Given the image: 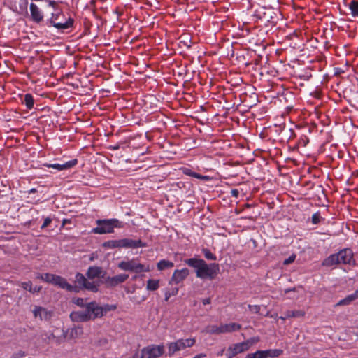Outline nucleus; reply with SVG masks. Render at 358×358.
Listing matches in <instances>:
<instances>
[{
    "mask_svg": "<svg viewBox=\"0 0 358 358\" xmlns=\"http://www.w3.org/2000/svg\"><path fill=\"white\" fill-rule=\"evenodd\" d=\"M103 308V313H106L108 311H110V310H115L116 308V306H109V305H106Z\"/></svg>",
    "mask_w": 358,
    "mask_h": 358,
    "instance_id": "37998d69",
    "label": "nucleus"
},
{
    "mask_svg": "<svg viewBox=\"0 0 358 358\" xmlns=\"http://www.w3.org/2000/svg\"><path fill=\"white\" fill-rule=\"evenodd\" d=\"M358 299V290L357 289L353 294L347 296L345 299L341 300L337 306H345L350 304L354 300Z\"/></svg>",
    "mask_w": 358,
    "mask_h": 358,
    "instance_id": "4be33fe9",
    "label": "nucleus"
},
{
    "mask_svg": "<svg viewBox=\"0 0 358 358\" xmlns=\"http://www.w3.org/2000/svg\"><path fill=\"white\" fill-rule=\"evenodd\" d=\"M220 328V332H221V334L231 333L241 329V325L238 323L232 322L230 324H221Z\"/></svg>",
    "mask_w": 358,
    "mask_h": 358,
    "instance_id": "aec40b11",
    "label": "nucleus"
},
{
    "mask_svg": "<svg viewBox=\"0 0 358 358\" xmlns=\"http://www.w3.org/2000/svg\"><path fill=\"white\" fill-rule=\"evenodd\" d=\"M112 150H118L120 148V145H115L114 146H110V147Z\"/></svg>",
    "mask_w": 358,
    "mask_h": 358,
    "instance_id": "3c124183",
    "label": "nucleus"
},
{
    "mask_svg": "<svg viewBox=\"0 0 358 358\" xmlns=\"http://www.w3.org/2000/svg\"><path fill=\"white\" fill-rule=\"evenodd\" d=\"M202 252H203L205 258L208 259V260L215 261L217 259L216 256L214 254H213L210 251V250H208V248H203L202 249Z\"/></svg>",
    "mask_w": 358,
    "mask_h": 358,
    "instance_id": "473e14b6",
    "label": "nucleus"
},
{
    "mask_svg": "<svg viewBox=\"0 0 358 358\" xmlns=\"http://www.w3.org/2000/svg\"><path fill=\"white\" fill-rule=\"evenodd\" d=\"M259 341V337H252V338H250V339L244 341V343H248V350L250 349V348L255 343H257Z\"/></svg>",
    "mask_w": 358,
    "mask_h": 358,
    "instance_id": "e433bc0d",
    "label": "nucleus"
},
{
    "mask_svg": "<svg viewBox=\"0 0 358 358\" xmlns=\"http://www.w3.org/2000/svg\"><path fill=\"white\" fill-rule=\"evenodd\" d=\"M192 177L200 179L201 178V175L194 172L192 173Z\"/></svg>",
    "mask_w": 358,
    "mask_h": 358,
    "instance_id": "8fccbe9b",
    "label": "nucleus"
},
{
    "mask_svg": "<svg viewBox=\"0 0 358 358\" xmlns=\"http://www.w3.org/2000/svg\"><path fill=\"white\" fill-rule=\"evenodd\" d=\"M87 282V278L80 273H77L75 276V292H78L79 289H83L85 284Z\"/></svg>",
    "mask_w": 358,
    "mask_h": 358,
    "instance_id": "412c9836",
    "label": "nucleus"
},
{
    "mask_svg": "<svg viewBox=\"0 0 358 358\" xmlns=\"http://www.w3.org/2000/svg\"><path fill=\"white\" fill-rule=\"evenodd\" d=\"M178 289L173 288L171 291H167L165 293V301H168L171 296H175L178 294Z\"/></svg>",
    "mask_w": 358,
    "mask_h": 358,
    "instance_id": "f704fd0d",
    "label": "nucleus"
},
{
    "mask_svg": "<svg viewBox=\"0 0 358 358\" xmlns=\"http://www.w3.org/2000/svg\"><path fill=\"white\" fill-rule=\"evenodd\" d=\"M183 173L187 175V176H192V173H194V172L192 171L190 169H185V170L183 171Z\"/></svg>",
    "mask_w": 358,
    "mask_h": 358,
    "instance_id": "de8ad7c7",
    "label": "nucleus"
},
{
    "mask_svg": "<svg viewBox=\"0 0 358 358\" xmlns=\"http://www.w3.org/2000/svg\"><path fill=\"white\" fill-rule=\"evenodd\" d=\"M289 317H286V312L285 313V316H280L279 317L280 320H285L286 318H288Z\"/></svg>",
    "mask_w": 358,
    "mask_h": 358,
    "instance_id": "603ef678",
    "label": "nucleus"
},
{
    "mask_svg": "<svg viewBox=\"0 0 358 358\" xmlns=\"http://www.w3.org/2000/svg\"><path fill=\"white\" fill-rule=\"evenodd\" d=\"M129 278L128 274H119L113 277L106 276L103 283L108 288H113L124 282Z\"/></svg>",
    "mask_w": 358,
    "mask_h": 358,
    "instance_id": "1a4fd4ad",
    "label": "nucleus"
},
{
    "mask_svg": "<svg viewBox=\"0 0 358 358\" xmlns=\"http://www.w3.org/2000/svg\"><path fill=\"white\" fill-rule=\"evenodd\" d=\"M159 287V280H152L150 279L147 281L146 289L149 291H155Z\"/></svg>",
    "mask_w": 358,
    "mask_h": 358,
    "instance_id": "bb28decb",
    "label": "nucleus"
},
{
    "mask_svg": "<svg viewBox=\"0 0 358 358\" xmlns=\"http://www.w3.org/2000/svg\"><path fill=\"white\" fill-rule=\"evenodd\" d=\"M36 192V189H34V188H33V189H30V190H29V193H34V192Z\"/></svg>",
    "mask_w": 358,
    "mask_h": 358,
    "instance_id": "4d7b16f0",
    "label": "nucleus"
},
{
    "mask_svg": "<svg viewBox=\"0 0 358 358\" xmlns=\"http://www.w3.org/2000/svg\"><path fill=\"white\" fill-rule=\"evenodd\" d=\"M305 313L302 310H288L286 312V317H303Z\"/></svg>",
    "mask_w": 358,
    "mask_h": 358,
    "instance_id": "7c9ffc66",
    "label": "nucleus"
},
{
    "mask_svg": "<svg viewBox=\"0 0 358 358\" xmlns=\"http://www.w3.org/2000/svg\"><path fill=\"white\" fill-rule=\"evenodd\" d=\"M295 259H296V255L293 254L289 257H288L287 259H285L284 260L283 264L284 265L290 264H292V262H294Z\"/></svg>",
    "mask_w": 358,
    "mask_h": 358,
    "instance_id": "58836bf2",
    "label": "nucleus"
},
{
    "mask_svg": "<svg viewBox=\"0 0 358 358\" xmlns=\"http://www.w3.org/2000/svg\"><path fill=\"white\" fill-rule=\"evenodd\" d=\"M357 290H358V288H357Z\"/></svg>",
    "mask_w": 358,
    "mask_h": 358,
    "instance_id": "052dcab7",
    "label": "nucleus"
},
{
    "mask_svg": "<svg viewBox=\"0 0 358 358\" xmlns=\"http://www.w3.org/2000/svg\"><path fill=\"white\" fill-rule=\"evenodd\" d=\"M74 303L78 306H80V307H84L85 306V303H84V299H82V298H78L75 301Z\"/></svg>",
    "mask_w": 358,
    "mask_h": 358,
    "instance_id": "c03bdc74",
    "label": "nucleus"
},
{
    "mask_svg": "<svg viewBox=\"0 0 358 358\" xmlns=\"http://www.w3.org/2000/svg\"><path fill=\"white\" fill-rule=\"evenodd\" d=\"M200 179L203 180H207L208 179V176L201 175V178Z\"/></svg>",
    "mask_w": 358,
    "mask_h": 358,
    "instance_id": "864d4df0",
    "label": "nucleus"
},
{
    "mask_svg": "<svg viewBox=\"0 0 358 358\" xmlns=\"http://www.w3.org/2000/svg\"><path fill=\"white\" fill-rule=\"evenodd\" d=\"M73 20L69 17L64 19V15L61 12L52 13L50 22L57 29L65 30L73 26Z\"/></svg>",
    "mask_w": 358,
    "mask_h": 358,
    "instance_id": "0eeeda50",
    "label": "nucleus"
},
{
    "mask_svg": "<svg viewBox=\"0 0 358 358\" xmlns=\"http://www.w3.org/2000/svg\"><path fill=\"white\" fill-rule=\"evenodd\" d=\"M164 353L163 345H150L141 351L140 355L136 354L134 358H158Z\"/></svg>",
    "mask_w": 358,
    "mask_h": 358,
    "instance_id": "39448f33",
    "label": "nucleus"
},
{
    "mask_svg": "<svg viewBox=\"0 0 358 358\" xmlns=\"http://www.w3.org/2000/svg\"><path fill=\"white\" fill-rule=\"evenodd\" d=\"M248 308H249L250 310L254 313H258L260 310V306H257V305H254V306L249 305Z\"/></svg>",
    "mask_w": 358,
    "mask_h": 358,
    "instance_id": "ea45409f",
    "label": "nucleus"
},
{
    "mask_svg": "<svg viewBox=\"0 0 358 358\" xmlns=\"http://www.w3.org/2000/svg\"><path fill=\"white\" fill-rule=\"evenodd\" d=\"M174 266V264L172 262L169 260L162 259L160 260L157 265V269L159 271H162L166 268H172Z\"/></svg>",
    "mask_w": 358,
    "mask_h": 358,
    "instance_id": "393cba45",
    "label": "nucleus"
},
{
    "mask_svg": "<svg viewBox=\"0 0 358 358\" xmlns=\"http://www.w3.org/2000/svg\"><path fill=\"white\" fill-rule=\"evenodd\" d=\"M33 315L35 318H38L41 320H49L52 317V311L48 310V309L35 306L32 310Z\"/></svg>",
    "mask_w": 358,
    "mask_h": 358,
    "instance_id": "f8f14e48",
    "label": "nucleus"
},
{
    "mask_svg": "<svg viewBox=\"0 0 358 358\" xmlns=\"http://www.w3.org/2000/svg\"><path fill=\"white\" fill-rule=\"evenodd\" d=\"M248 350V343L241 342L230 345L227 350L226 356L227 358H233L238 354Z\"/></svg>",
    "mask_w": 358,
    "mask_h": 358,
    "instance_id": "9d476101",
    "label": "nucleus"
},
{
    "mask_svg": "<svg viewBox=\"0 0 358 358\" xmlns=\"http://www.w3.org/2000/svg\"><path fill=\"white\" fill-rule=\"evenodd\" d=\"M30 11L32 20L35 22L39 23L43 20V15L36 4L31 3Z\"/></svg>",
    "mask_w": 358,
    "mask_h": 358,
    "instance_id": "6ab92c4d",
    "label": "nucleus"
},
{
    "mask_svg": "<svg viewBox=\"0 0 358 358\" xmlns=\"http://www.w3.org/2000/svg\"><path fill=\"white\" fill-rule=\"evenodd\" d=\"M106 272L103 270L101 267L99 266H90L87 269L86 273V275L89 279H94L96 278H101L103 280L105 279Z\"/></svg>",
    "mask_w": 358,
    "mask_h": 358,
    "instance_id": "4468645a",
    "label": "nucleus"
},
{
    "mask_svg": "<svg viewBox=\"0 0 358 358\" xmlns=\"http://www.w3.org/2000/svg\"><path fill=\"white\" fill-rule=\"evenodd\" d=\"M42 287L41 286H36L34 287H32L31 288V291H30L31 293H37V292H39L41 290Z\"/></svg>",
    "mask_w": 358,
    "mask_h": 358,
    "instance_id": "a18cd8bd",
    "label": "nucleus"
},
{
    "mask_svg": "<svg viewBox=\"0 0 358 358\" xmlns=\"http://www.w3.org/2000/svg\"><path fill=\"white\" fill-rule=\"evenodd\" d=\"M349 8L351 10V14L353 16L358 15V1H352L349 4Z\"/></svg>",
    "mask_w": 358,
    "mask_h": 358,
    "instance_id": "2f4dec72",
    "label": "nucleus"
},
{
    "mask_svg": "<svg viewBox=\"0 0 358 358\" xmlns=\"http://www.w3.org/2000/svg\"><path fill=\"white\" fill-rule=\"evenodd\" d=\"M211 302L210 298H206L202 300V303L203 305L210 304Z\"/></svg>",
    "mask_w": 358,
    "mask_h": 358,
    "instance_id": "09e8293b",
    "label": "nucleus"
},
{
    "mask_svg": "<svg viewBox=\"0 0 358 358\" xmlns=\"http://www.w3.org/2000/svg\"><path fill=\"white\" fill-rule=\"evenodd\" d=\"M51 222H52L51 218L46 217L44 220V222H43V224L41 225V229H44L45 227H47L51 223Z\"/></svg>",
    "mask_w": 358,
    "mask_h": 358,
    "instance_id": "79ce46f5",
    "label": "nucleus"
},
{
    "mask_svg": "<svg viewBox=\"0 0 358 358\" xmlns=\"http://www.w3.org/2000/svg\"><path fill=\"white\" fill-rule=\"evenodd\" d=\"M83 334L82 327L78 326L69 330V336L70 338H76L80 337Z\"/></svg>",
    "mask_w": 358,
    "mask_h": 358,
    "instance_id": "5701e85b",
    "label": "nucleus"
},
{
    "mask_svg": "<svg viewBox=\"0 0 358 358\" xmlns=\"http://www.w3.org/2000/svg\"><path fill=\"white\" fill-rule=\"evenodd\" d=\"M103 246L104 248H120V240H110L108 241H106L103 243Z\"/></svg>",
    "mask_w": 358,
    "mask_h": 358,
    "instance_id": "c85d7f7f",
    "label": "nucleus"
},
{
    "mask_svg": "<svg viewBox=\"0 0 358 358\" xmlns=\"http://www.w3.org/2000/svg\"><path fill=\"white\" fill-rule=\"evenodd\" d=\"M147 246V244L141 240H133L130 238H122L120 239V248H145Z\"/></svg>",
    "mask_w": 358,
    "mask_h": 358,
    "instance_id": "ddd939ff",
    "label": "nucleus"
},
{
    "mask_svg": "<svg viewBox=\"0 0 358 358\" xmlns=\"http://www.w3.org/2000/svg\"><path fill=\"white\" fill-rule=\"evenodd\" d=\"M117 266L121 270L136 273L148 272L150 271L148 266L139 263L137 259L122 261L118 264Z\"/></svg>",
    "mask_w": 358,
    "mask_h": 358,
    "instance_id": "20e7f679",
    "label": "nucleus"
},
{
    "mask_svg": "<svg viewBox=\"0 0 358 358\" xmlns=\"http://www.w3.org/2000/svg\"><path fill=\"white\" fill-rule=\"evenodd\" d=\"M83 289H86L87 290H90L92 292H97L99 289H98V285H96L94 282H90L87 280V282L85 284L84 287H83Z\"/></svg>",
    "mask_w": 358,
    "mask_h": 358,
    "instance_id": "c756f323",
    "label": "nucleus"
},
{
    "mask_svg": "<svg viewBox=\"0 0 358 358\" xmlns=\"http://www.w3.org/2000/svg\"><path fill=\"white\" fill-rule=\"evenodd\" d=\"M22 102L26 105L28 109H32L34 107V99L31 94H26L24 95Z\"/></svg>",
    "mask_w": 358,
    "mask_h": 358,
    "instance_id": "a878e982",
    "label": "nucleus"
},
{
    "mask_svg": "<svg viewBox=\"0 0 358 358\" xmlns=\"http://www.w3.org/2000/svg\"><path fill=\"white\" fill-rule=\"evenodd\" d=\"M189 274L187 268H182L181 270H176L171 277V282L178 284L183 281Z\"/></svg>",
    "mask_w": 358,
    "mask_h": 358,
    "instance_id": "f3484780",
    "label": "nucleus"
},
{
    "mask_svg": "<svg viewBox=\"0 0 358 358\" xmlns=\"http://www.w3.org/2000/svg\"><path fill=\"white\" fill-rule=\"evenodd\" d=\"M21 287L24 289L28 290L30 292V291H31V289L32 288V282L31 281L23 282L21 283Z\"/></svg>",
    "mask_w": 358,
    "mask_h": 358,
    "instance_id": "4c0bfd02",
    "label": "nucleus"
},
{
    "mask_svg": "<svg viewBox=\"0 0 358 358\" xmlns=\"http://www.w3.org/2000/svg\"><path fill=\"white\" fill-rule=\"evenodd\" d=\"M321 216L319 212L314 213L312 216V222L314 224H317L320 222Z\"/></svg>",
    "mask_w": 358,
    "mask_h": 358,
    "instance_id": "c9c22d12",
    "label": "nucleus"
},
{
    "mask_svg": "<svg viewBox=\"0 0 358 358\" xmlns=\"http://www.w3.org/2000/svg\"><path fill=\"white\" fill-rule=\"evenodd\" d=\"M89 314L91 315L92 319L101 317L103 315V308L98 306L96 302H90L87 304Z\"/></svg>",
    "mask_w": 358,
    "mask_h": 358,
    "instance_id": "2eb2a0df",
    "label": "nucleus"
},
{
    "mask_svg": "<svg viewBox=\"0 0 358 358\" xmlns=\"http://www.w3.org/2000/svg\"><path fill=\"white\" fill-rule=\"evenodd\" d=\"M53 285L58 286L59 287H60L62 289H66L69 292L76 291V288L73 287V286H72L71 285L68 283V282L66 281V280L65 278H64L59 275H56V278H55Z\"/></svg>",
    "mask_w": 358,
    "mask_h": 358,
    "instance_id": "a211bd4d",
    "label": "nucleus"
},
{
    "mask_svg": "<svg viewBox=\"0 0 358 358\" xmlns=\"http://www.w3.org/2000/svg\"><path fill=\"white\" fill-rule=\"evenodd\" d=\"M224 350H222L219 353H218V355H223V352H224Z\"/></svg>",
    "mask_w": 358,
    "mask_h": 358,
    "instance_id": "bf43d9fd",
    "label": "nucleus"
},
{
    "mask_svg": "<svg viewBox=\"0 0 358 358\" xmlns=\"http://www.w3.org/2000/svg\"><path fill=\"white\" fill-rule=\"evenodd\" d=\"M15 6V10L18 13H23L27 10L28 1L27 0H19V8L16 5Z\"/></svg>",
    "mask_w": 358,
    "mask_h": 358,
    "instance_id": "cd10ccee",
    "label": "nucleus"
},
{
    "mask_svg": "<svg viewBox=\"0 0 358 358\" xmlns=\"http://www.w3.org/2000/svg\"><path fill=\"white\" fill-rule=\"evenodd\" d=\"M57 275L55 274H50V273H43V274H38L37 275V278H39L45 282L54 284L55 278Z\"/></svg>",
    "mask_w": 358,
    "mask_h": 358,
    "instance_id": "b1692460",
    "label": "nucleus"
},
{
    "mask_svg": "<svg viewBox=\"0 0 358 358\" xmlns=\"http://www.w3.org/2000/svg\"><path fill=\"white\" fill-rule=\"evenodd\" d=\"M69 317L75 322H84L92 319L91 315L89 314L87 305L85 310L73 311L70 314Z\"/></svg>",
    "mask_w": 358,
    "mask_h": 358,
    "instance_id": "9b49d317",
    "label": "nucleus"
},
{
    "mask_svg": "<svg viewBox=\"0 0 358 358\" xmlns=\"http://www.w3.org/2000/svg\"><path fill=\"white\" fill-rule=\"evenodd\" d=\"M55 4H56V3H55V1H49V5H50V6L54 7V6H55Z\"/></svg>",
    "mask_w": 358,
    "mask_h": 358,
    "instance_id": "6e6d98bb",
    "label": "nucleus"
},
{
    "mask_svg": "<svg viewBox=\"0 0 358 358\" xmlns=\"http://www.w3.org/2000/svg\"><path fill=\"white\" fill-rule=\"evenodd\" d=\"M295 289H295L294 287V288H292V289H285V293H288V292H291V291H295Z\"/></svg>",
    "mask_w": 358,
    "mask_h": 358,
    "instance_id": "5fc2aeb1",
    "label": "nucleus"
},
{
    "mask_svg": "<svg viewBox=\"0 0 358 358\" xmlns=\"http://www.w3.org/2000/svg\"><path fill=\"white\" fill-rule=\"evenodd\" d=\"M184 262L189 266L194 268L196 277L201 279L213 280L220 271L218 264H208L202 259L189 258Z\"/></svg>",
    "mask_w": 358,
    "mask_h": 358,
    "instance_id": "f257e3e1",
    "label": "nucleus"
},
{
    "mask_svg": "<svg viewBox=\"0 0 358 358\" xmlns=\"http://www.w3.org/2000/svg\"><path fill=\"white\" fill-rule=\"evenodd\" d=\"M283 353L281 349H269L266 350H257L254 353L248 354L245 358H275Z\"/></svg>",
    "mask_w": 358,
    "mask_h": 358,
    "instance_id": "6e6552de",
    "label": "nucleus"
},
{
    "mask_svg": "<svg viewBox=\"0 0 358 358\" xmlns=\"http://www.w3.org/2000/svg\"><path fill=\"white\" fill-rule=\"evenodd\" d=\"M25 356V352L22 350H20L13 354L11 358H22Z\"/></svg>",
    "mask_w": 358,
    "mask_h": 358,
    "instance_id": "a19ab883",
    "label": "nucleus"
},
{
    "mask_svg": "<svg viewBox=\"0 0 358 358\" xmlns=\"http://www.w3.org/2000/svg\"><path fill=\"white\" fill-rule=\"evenodd\" d=\"M78 163V160L76 159L70 160L64 164H44V166L48 168H53L58 171H62L65 169H69L74 166H76Z\"/></svg>",
    "mask_w": 358,
    "mask_h": 358,
    "instance_id": "dca6fc26",
    "label": "nucleus"
},
{
    "mask_svg": "<svg viewBox=\"0 0 358 358\" xmlns=\"http://www.w3.org/2000/svg\"><path fill=\"white\" fill-rule=\"evenodd\" d=\"M355 264V261L353 259V252L352 250L345 248L341 250L337 253L333 254L328 257L323 262V265L331 266L335 264Z\"/></svg>",
    "mask_w": 358,
    "mask_h": 358,
    "instance_id": "f03ea898",
    "label": "nucleus"
},
{
    "mask_svg": "<svg viewBox=\"0 0 358 358\" xmlns=\"http://www.w3.org/2000/svg\"><path fill=\"white\" fill-rule=\"evenodd\" d=\"M97 227L92 231L96 234H111L114 232L115 228L124 227V223L117 219H103L96 221Z\"/></svg>",
    "mask_w": 358,
    "mask_h": 358,
    "instance_id": "7ed1b4c3",
    "label": "nucleus"
},
{
    "mask_svg": "<svg viewBox=\"0 0 358 358\" xmlns=\"http://www.w3.org/2000/svg\"><path fill=\"white\" fill-rule=\"evenodd\" d=\"M231 194L232 196L237 198L239 195V191L236 189H233L231 190Z\"/></svg>",
    "mask_w": 358,
    "mask_h": 358,
    "instance_id": "49530a36",
    "label": "nucleus"
},
{
    "mask_svg": "<svg viewBox=\"0 0 358 358\" xmlns=\"http://www.w3.org/2000/svg\"><path fill=\"white\" fill-rule=\"evenodd\" d=\"M220 326L211 325L208 327L207 331L211 334H220Z\"/></svg>",
    "mask_w": 358,
    "mask_h": 358,
    "instance_id": "72a5a7b5",
    "label": "nucleus"
},
{
    "mask_svg": "<svg viewBox=\"0 0 358 358\" xmlns=\"http://www.w3.org/2000/svg\"><path fill=\"white\" fill-rule=\"evenodd\" d=\"M194 338L178 339L175 342H171L167 344L168 355L171 357L176 352L190 348L195 344Z\"/></svg>",
    "mask_w": 358,
    "mask_h": 358,
    "instance_id": "423d86ee",
    "label": "nucleus"
},
{
    "mask_svg": "<svg viewBox=\"0 0 358 358\" xmlns=\"http://www.w3.org/2000/svg\"><path fill=\"white\" fill-rule=\"evenodd\" d=\"M55 338V335L53 334H51L49 336H48V339H51V338Z\"/></svg>",
    "mask_w": 358,
    "mask_h": 358,
    "instance_id": "13d9d810",
    "label": "nucleus"
}]
</instances>
